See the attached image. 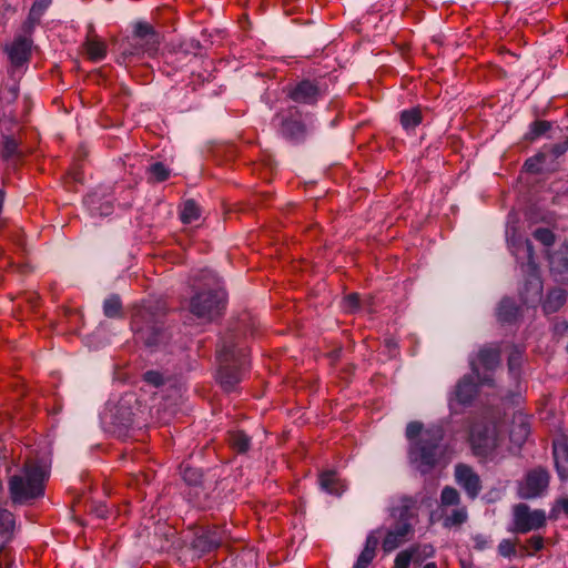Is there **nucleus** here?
Here are the masks:
<instances>
[{
	"label": "nucleus",
	"instance_id": "f257e3e1",
	"mask_svg": "<svg viewBox=\"0 0 568 568\" xmlns=\"http://www.w3.org/2000/svg\"><path fill=\"white\" fill-rule=\"evenodd\" d=\"M44 471L34 460H27L22 469L8 481L10 499L13 505L29 504L44 493Z\"/></svg>",
	"mask_w": 568,
	"mask_h": 568
},
{
	"label": "nucleus",
	"instance_id": "f03ea898",
	"mask_svg": "<svg viewBox=\"0 0 568 568\" xmlns=\"http://www.w3.org/2000/svg\"><path fill=\"white\" fill-rule=\"evenodd\" d=\"M506 423L495 415L475 420L469 430V444L476 456L488 457L505 442Z\"/></svg>",
	"mask_w": 568,
	"mask_h": 568
},
{
	"label": "nucleus",
	"instance_id": "7ed1b4c3",
	"mask_svg": "<svg viewBox=\"0 0 568 568\" xmlns=\"http://www.w3.org/2000/svg\"><path fill=\"white\" fill-rule=\"evenodd\" d=\"M500 364V351L497 346H484L471 361V374L458 383L457 390H471L478 387H495L494 371Z\"/></svg>",
	"mask_w": 568,
	"mask_h": 568
},
{
	"label": "nucleus",
	"instance_id": "20e7f679",
	"mask_svg": "<svg viewBox=\"0 0 568 568\" xmlns=\"http://www.w3.org/2000/svg\"><path fill=\"white\" fill-rule=\"evenodd\" d=\"M202 278L205 280L206 286L213 283L214 287L195 294L190 302V311L199 318L212 321L224 310L226 295L215 283V276L211 272H204Z\"/></svg>",
	"mask_w": 568,
	"mask_h": 568
},
{
	"label": "nucleus",
	"instance_id": "39448f33",
	"mask_svg": "<svg viewBox=\"0 0 568 568\" xmlns=\"http://www.w3.org/2000/svg\"><path fill=\"white\" fill-rule=\"evenodd\" d=\"M443 439V427L433 426L423 434L422 439L412 448V458L422 474H427L439 462L444 454L440 446Z\"/></svg>",
	"mask_w": 568,
	"mask_h": 568
},
{
	"label": "nucleus",
	"instance_id": "423d86ee",
	"mask_svg": "<svg viewBox=\"0 0 568 568\" xmlns=\"http://www.w3.org/2000/svg\"><path fill=\"white\" fill-rule=\"evenodd\" d=\"M217 358L220 368L216 374V379L220 386H235L241 381L248 363L245 349L222 347L217 351Z\"/></svg>",
	"mask_w": 568,
	"mask_h": 568
},
{
	"label": "nucleus",
	"instance_id": "0eeeda50",
	"mask_svg": "<svg viewBox=\"0 0 568 568\" xmlns=\"http://www.w3.org/2000/svg\"><path fill=\"white\" fill-rule=\"evenodd\" d=\"M550 474L544 467H536L527 471L518 486V495L524 499H532L544 495L549 486Z\"/></svg>",
	"mask_w": 568,
	"mask_h": 568
},
{
	"label": "nucleus",
	"instance_id": "6e6552de",
	"mask_svg": "<svg viewBox=\"0 0 568 568\" xmlns=\"http://www.w3.org/2000/svg\"><path fill=\"white\" fill-rule=\"evenodd\" d=\"M546 514L541 509H530L526 504H518L514 507V528L517 534H527L537 530L546 525Z\"/></svg>",
	"mask_w": 568,
	"mask_h": 568
},
{
	"label": "nucleus",
	"instance_id": "1a4fd4ad",
	"mask_svg": "<svg viewBox=\"0 0 568 568\" xmlns=\"http://www.w3.org/2000/svg\"><path fill=\"white\" fill-rule=\"evenodd\" d=\"M17 529L16 516L6 508H0V568H9L11 559L9 558L8 544L14 537Z\"/></svg>",
	"mask_w": 568,
	"mask_h": 568
},
{
	"label": "nucleus",
	"instance_id": "9d476101",
	"mask_svg": "<svg viewBox=\"0 0 568 568\" xmlns=\"http://www.w3.org/2000/svg\"><path fill=\"white\" fill-rule=\"evenodd\" d=\"M455 480L470 499H475L481 490L480 477L466 464H457L455 466Z\"/></svg>",
	"mask_w": 568,
	"mask_h": 568
},
{
	"label": "nucleus",
	"instance_id": "9b49d317",
	"mask_svg": "<svg viewBox=\"0 0 568 568\" xmlns=\"http://www.w3.org/2000/svg\"><path fill=\"white\" fill-rule=\"evenodd\" d=\"M435 549L432 545L416 546L397 554L393 568H409L410 562L422 564L425 558L432 557Z\"/></svg>",
	"mask_w": 568,
	"mask_h": 568
},
{
	"label": "nucleus",
	"instance_id": "f8f14e48",
	"mask_svg": "<svg viewBox=\"0 0 568 568\" xmlns=\"http://www.w3.org/2000/svg\"><path fill=\"white\" fill-rule=\"evenodd\" d=\"M413 532L410 523H396L394 528L389 529L383 540V549L385 552H390L404 544L408 536Z\"/></svg>",
	"mask_w": 568,
	"mask_h": 568
},
{
	"label": "nucleus",
	"instance_id": "ddd939ff",
	"mask_svg": "<svg viewBox=\"0 0 568 568\" xmlns=\"http://www.w3.org/2000/svg\"><path fill=\"white\" fill-rule=\"evenodd\" d=\"M320 97L318 87L308 80L301 81L290 91V98L297 103L313 104Z\"/></svg>",
	"mask_w": 568,
	"mask_h": 568
},
{
	"label": "nucleus",
	"instance_id": "4468645a",
	"mask_svg": "<svg viewBox=\"0 0 568 568\" xmlns=\"http://www.w3.org/2000/svg\"><path fill=\"white\" fill-rule=\"evenodd\" d=\"M318 484L324 491L335 496H341L346 489V485L334 470L322 471L318 475Z\"/></svg>",
	"mask_w": 568,
	"mask_h": 568
},
{
	"label": "nucleus",
	"instance_id": "2eb2a0df",
	"mask_svg": "<svg viewBox=\"0 0 568 568\" xmlns=\"http://www.w3.org/2000/svg\"><path fill=\"white\" fill-rule=\"evenodd\" d=\"M83 48L88 58L93 62L101 61L106 55L105 42L102 41L92 29L88 32Z\"/></svg>",
	"mask_w": 568,
	"mask_h": 568
},
{
	"label": "nucleus",
	"instance_id": "dca6fc26",
	"mask_svg": "<svg viewBox=\"0 0 568 568\" xmlns=\"http://www.w3.org/2000/svg\"><path fill=\"white\" fill-rule=\"evenodd\" d=\"M530 433L529 423L523 414L515 415L509 429V440L517 447H520Z\"/></svg>",
	"mask_w": 568,
	"mask_h": 568
},
{
	"label": "nucleus",
	"instance_id": "f3484780",
	"mask_svg": "<svg viewBox=\"0 0 568 568\" xmlns=\"http://www.w3.org/2000/svg\"><path fill=\"white\" fill-rule=\"evenodd\" d=\"M31 51V40L24 37L14 39L8 49L9 58L14 65H21L28 61Z\"/></svg>",
	"mask_w": 568,
	"mask_h": 568
},
{
	"label": "nucleus",
	"instance_id": "a211bd4d",
	"mask_svg": "<svg viewBox=\"0 0 568 568\" xmlns=\"http://www.w3.org/2000/svg\"><path fill=\"white\" fill-rule=\"evenodd\" d=\"M552 454L557 474L561 480L568 479V443L557 440L552 443Z\"/></svg>",
	"mask_w": 568,
	"mask_h": 568
},
{
	"label": "nucleus",
	"instance_id": "6ab92c4d",
	"mask_svg": "<svg viewBox=\"0 0 568 568\" xmlns=\"http://www.w3.org/2000/svg\"><path fill=\"white\" fill-rule=\"evenodd\" d=\"M438 520H442L445 528L460 527L468 520L467 507H455L452 510L445 508L444 511H438Z\"/></svg>",
	"mask_w": 568,
	"mask_h": 568
},
{
	"label": "nucleus",
	"instance_id": "aec40b11",
	"mask_svg": "<svg viewBox=\"0 0 568 568\" xmlns=\"http://www.w3.org/2000/svg\"><path fill=\"white\" fill-rule=\"evenodd\" d=\"M134 36L140 40H145V50L155 51L160 43V37L151 24L146 22H138L134 27Z\"/></svg>",
	"mask_w": 568,
	"mask_h": 568
},
{
	"label": "nucleus",
	"instance_id": "412c9836",
	"mask_svg": "<svg viewBox=\"0 0 568 568\" xmlns=\"http://www.w3.org/2000/svg\"><path fill=\"white\" fill-rule=\"evenodd\" d=\"M224 541L222 531L214 529L203 532L196 539V546L201 547L205 551H210L214 548L220 547Z\"/></svg>",
	"mask_w": 568,
	"mask_h": 568
},
{
	"label": "nucleus",
	"instance_id": "4be33fe9",
	"mask_svg": "<svg viewBox=\"0 0 568 568\" xmlns=\"http://www.w3.org/2000/svg\"><path fill=\"white\" fill-rule=\"evenodd\" d=\"M567 294L561 288L550 291L544 302L542 308L546 314L556 313L566 303Z\"/></svg>",
	"mask_w": 568,
	"mask_h": 568
},
{
	"label": "nucleus",
	"instance_id": "5701e85b",
	"mask_svg": "<svg viewBox=\"0 0 568 568\" xmlns=\"http://www.w3.org/2000/svg\"><path fill=\"white\" fill-rule=\"evenodd\" d=\"M143 318H144V313L143 312L135 313L134 316H133V322H132L133 328L142 335V338H144L145 343L149 346L156 345L159 343V339L156 337L158 332L155 334H151L152 331L155 329L153 326H150V325L143 326V325H141V321Z\"/></svg>",
	"mask_w": 568,
	"mask_h": 568
},
{
	"label": "nucleus",
	"instance_id": "b1692460",
	"mask_svg": "<svg viewBox=\"0 0 568 568\" xmlns=\"http://www.w3.org/2000/svg\"><path fill=\"white\" fill-rule=\"evenodd\" d=\"M460 495L458 490L452 486H445L440 493V499L438 505V511H444L445 508L460 507Z\"/></svg>",
	"mask_w": 568,
	"mask_h": 568
},
{
	"label": "nucleus",
	"instance_id": "393cba45",
	"mask_svg": "<svg viewBox=\"0 0 568 568\" xmlns=\"http://www.w3.org/2000/svg\"><path fill=\"white\" fill-rule=\"evenodd\" d=\"M414 500L405 497L400 500V505L392 509V516L396 519V523H410L413 517Z\"/></svg>",
	"mask_w": 568,
	"mask_h": 568
},
{
	"label": "nucleus",
	"instance_id": "a878e982",
	"mask_svg": "<svg viewBox=\"0 0 568 568\" xmlns=\"http://www.w3.org/2000/svg\"><path fill=\"white\" fill-rule=\"evenodd\" d=\"M229 444L237 453H246L251 446V438L242 430L229 433Z\"/></svg>",
	"mask_w": 568,
	"mask_h": 568
},
{
	"label": "nucleus",
	"instance_id": "bb28decb",
	"mask_svg": "<svg viewBox=\"0 0 568 568\" xmlns=\"http://www.w3.org/2000/svg\"><path fill=\"white\" fill-rule=\"evenodd\" d=\"M422 111L418 108L404 110L400 113V124L406 130H414L422 122Z\"/></svg>",
	"mask_w": 568,
	"mask_h": 568
},
{
	"label": "nucleus",
	"instance_id": "cd10ccee",
	"mask_svg": "<svg viewBox=\"0 0 568 568\" xmlns=\"http://www.w3.org/2000/svg\"><path fill=\"white\" fill-rule=\"evenodd\" d=\"M518 308L514 301L510 298H504L498 307V318L501 322H511L517 317Z\"/></svg>",
	"mask_w": 568,
	"mask_h": 568
},
{
	"label": "nucleus",
	"instance_id": "c85d7f7f",
	"mask_svg": "<svg viewBox=\"0 0 568 568\" xmlns=\"http://www.w3.org/2000/svg\"><path fill=\"white\" fill-rule=\"evenodd\" d=\"M200 217V209L195 201L187 200L184 202L181 211V220L183 223L189 224L196 221Z\"/></svg>",
	"mask_w": 568,
	"mask_h": 568
},
{
	"label": "nucleus",
	"instance_id": "c756f323",
	"mask_svg": "<svg viewBox=\"0 0 568 568\" xmlns=\"http://www.w3.org/2000/svg\"><path fill=\"white\" fill-rule=\"evenodd\" d=\"M21 154L18 141L12 138H6L2 149L3 159L14 161L20 159Z\"/></svg>",
	"mask_w": 568,
	"mask_h": 568
},
{
	"label": "nucleus",
	"instance_id": "7c9ffc66",
	"mask_svg": "<svg viewBox=\"0 0 568 568\" xmlns=\"http://www.w3.org/2000/svg\"><path fill=\"white\" fill-rule=\"evenodd\" d=\"M551 271L559 282L568 284V258L552 260Z\"/></svg>",
	"mask_w": 568,
	"mask_h": 568
},
{
	"label": "nucleus",
	"instance_id": "2f4dec72",
	"mask_svg": "<svg viewBox=\"0 0 568 568\" xmlns=\"http://www.w3.org/2000/svg\"><path fill=\"white\" fill-rule=\"evenodd\" d=\"M143 381L150 386L154 388H159L162 386L168 385L166 381L169 378H165L160 372L158 371H148L143 374Z\"/></svg>",
	"mask_w": 568,
	"mask_h": 568
},
{
	"label": "nucleus",
	"instance_id": "473e14b6",
	"mask_svg": "<svg viewBox=\"0 0 568 568\" xmlns=\"http://www.w3.org/2000/svg\"><path fill=\"white\" fill-rule=\"evenodd\" d=\"M104 315L108 317H116L121 314V301L118 296H111L104 301Z\"/></svg>",
	"mask_w": 568,
	"mask_h": 568
},
{
	"label": "nucleus",
	"instance_id": "72a5a7b5",
	"mask_svg": "<svg viewBox=\"0 0 568 568\" xmlns=\"http://www.w3.org/2000/svg\"><path fill=\"white\" fill-rule=\"evenodd\" d=\"M544 538L541 536H532L527 541L526 545L523 546L521 556H532L535 552L541 550L544 548Z\"/></svg>",
	"mask_w": 568,
	"mask_h": 568
},
{
	"label": "nucleus",
	"instance_id": "f704fd0d",
	"mask_svg": "<svg viewBox=\"0 0 568 568\" xmlns=\"http://www.w3.org/2000/svg\"><path fill=\"white\" fill-rule=\"evenodd\" d=\"M528 284L531 290V297L528 296V294H525V295H523V300L525 301V303L538 301L540 298V294H541V282L539 281V278L537 276H534L528 282Z\"/></svg>",
	"mask_w": 568,
	"mask_h": 568
},
{
	"label": "nucleus",
	"instance_id": "c9c22d12",
	"mask_svg": "<svg viewBox=\"0 0 568 568\" xmlns=\"http://www.w3.org/2000/svg\"><path fill=\"white\" fill-rule=\"evenodd\" d=\"M151 176L156 182H163L170 176V171L166 169V166L160 162L154 163L150 168Z\"/></svg>",
	"mask_w": 568,
	"mask_h": 568
},
{
	"label": "nucleus",
	"instance_id": "e433bc0d",
	"mask_svg": "<svg viewBox=\"0 0 568 568\" xmlns=\"http://www.w3.org/2000/svg\"><path fill=\"white\" fill-rule=\"evenodd\" d=\"M534 237L546 246H550L555 242V235L549 229L540 227L534 232Z\"/></svg>",
	"mask_w": 568,
	"mask_h": 568
},
{
	"label": "nucleus",
	"instance_id": "4c0bfd02",
	"mask_svg": "<svg viewBox=\"0 0 568 568\" xmlns=\"http://www.w3.org/2000/svg\"><path fill=\"white\" fill-rule=\"evenodd\" d=\"M498 554L503 557L509 558L516 555V541L510 539H503L498 545Z\"/></svg>",
	"mask_w": 568,
	"mask_h": 568
},
{
	"label": "nucleus",
	"instance_id": "58836bf2",
	"mask_svg": "<svg viewBox=\"0 0 568 568\" xmlns=\"http://www.w3.org/2000/svg\"><path fill=\"white\" fill-rule=\"evenodd\" d=\"M473 547L478 551L486 550L491 545V538L485 534H476L471 537Z\"/></svg>",
	"mask_w": 568,
	"mask_h": 568
},
{
	"label": "nucleus",
	"instance_id": "ea45409f",
	"mask_svg": "<svg viewBox=\"0 0 568 568\" xmlns=\"http://www.w3.org/2000/svg\"><path fill=\"white\" fill-rule=\"evenodd\" d=\"M51 0H36L30 10V18L32 20H38L44 12V10L50 6Z\"/></svg>",
	"mask_w": 568,
	"mask_h": 568
},
{
	"label": "nucleus",
	"instance_id": "a19ab883",
	"mask_svg": "<svg viewBox=\"0 0 568 568\" xmlns=\"http://www.w3.org/2000/svg\"><path fill=\"white\" fill-rule=\"evenodd\" d=\"M183 479L190 485H196L201 481L202 475L194 468L184 467L182 470Z\"/></svg>",
	"mask_w": 568,
	"mask_h": 568
},
{
	"label": "nucleus",
	"instance_id": "79ce46f5",
	"mask_svg": "<svg viewBox=\"0 0 568 568\" xmlns=\"http://www.w3.org/2000/svg\"><path fill=\"white\" fill-rule=\"evenodd\" d=\"M550 129V123L547 121H535L531 124L530 135L531 139L538 138Z\"/></svg>",
	"mask_w": 568,
	"mask_h": 568
},
{
	"label": "nucleus",
	"instance_id": "37998d69",
	"mask_svg": "<svg viewBox=\"0 0 568 568\" xmlns=\"http://www.w3.org/2000/svg\"><path fill=\"white\" fill-rule=\"evenodd\" d=\"M375 556L376 554L363 549L353 568H367Z\"/></svg>",
	"mask_w": 568,
	"mask_h": 568
},
{
	"label": "nucleus",
	"instance_id": "c03bdc74",
	"mask_svg": "<svg viewBox=\"0 0 568 568\" xmlns=\"http://www.w3.org/2000/svg\"><path fill=\"white\" fill-rule=\"evenodd\" d=\"M358 302L359 298L357 294H349L343 300V308L348 313H353L357 310Z\"/></svg>",
	"mask_w": 568,
	"mask_h": 568
},
{
	"label": "nucleus",
	"instance_id": "a18cd8bd",
	"mask_svg": "<svg viewBox=\"0 0 568 568\" xmlns=\"http://www.w3.org/2000/svg\"><path fill=\"white\" fill-rule=\"evenodd\" d=\"M377 530L375 531H372L367 538H366V542H365V546H364V550H368L373 554H376V549L378 547V544H379V537L377 535Z\"/></svg>",
	"mask_w": 568,
	"mask_h": 568
},
{
	"label": "nucleus",
	"instance_id": "49530a36",
	"mask_svg": "<svg viewBox=\"0 0 568 568\" xmlns=\"http://www.w3.org/2000/svg\"><path fill=\"white\" fill-rule=\"evenodd\" d=\"M523 354L520 351L515 349L511 352L508 358V367L510 373H515V371L519 367L521 364Z\"/></svg>",
	"mask_w": 568,
	"mask_h": 568
},
{
	"label": "nucleus",
	"instance_id": "de8ad7c7",
	"mask_svg": "<svg viewBox=\"0 0 568 568\" xmlns=\"http://www.w3.org/2000/svg\"><path fill=\"white\" fill-rule=\"evenodd\" d=\"M423 430V425L419 422H410L406 427V437L415 439Z\"/></svg>",
	"mask_w": 568,
	"mask_h": 568
},
{
	"label": "nucleus",
	"instance_id": "09e8293b",
	"mask_svg": "<svg viewBox=\"0 0 568 568\" xmlns=\"http://www.w3.org/2000/svg\"><path fill=\"white\" fill-rule=\"evenodd\" d=\"M546 156H547V153H546V151H544V152L539 153L538 155H536L535 159L527 160L525 163V166L530 172H537V171H539V168L535 165V161L544 162Z\"/></svg>",
	"mask_w": 568,
	"mask_h": 568
},
{
	"label": "nucleus",
	"instance_id": "8fccbe9b",
	"mask_svg": "<svg viewBox=\"0 0 568 568\" xmlns=\"http://www.w3.org/2000/svg\"><path fill=\"white\" fill-rule=\"evenodd\" d=\"M470 398H471V393H466V392L455 393L454 398L450 399V405L454 406L455 403L466 404L470 400Z\"/></svg>",
	"mask_w": 568,
	"mask_h": 568
},
{
	"label": "nucleus",
	"instance_id": "3c124183",
	"mask_svg": "<svg viewBox=\"0 0 568 568\" xmlns=\"http://www.w3.org/2000/svg\"><path fill=\"white\" fill-rule=\"evenodd\" d=\"M550 151L551 153L555 155V156H559L560 154H562L565 151H566V148H562L561 145L559 144H555V145H551L550 146Z\"/></svg>",
	"mask_w": 568,
	"mask_h": 568
},
{
	"label": "nucleus",
	"instance_id": "603ef678",
	"mask_svg": "<svg viewBox=\"0 0 568 568\" xmlns=\"http://www.w3.org/2000/svg\"><path fill=\"white\" fill-rule=\"evenodd\" d=\"M557 505L568 517V498H562V499L558 500Z\"/></svg>",
	"mask_w": 568,
	"mask_h": 568
},
{
	"label": "nucleus",
	"instance_id": "864d4df0",
	"mask_svg": "<svg viewBox=\"0 0 568 568\" xmlns=\"http://www.w3.org/2000/svg\"><path fill=\"white\" fill-rule=\"evenodd\" d=\"M294 128L296 129L292 134H303L304 126L301 123H294Z\"/></svg>",
	"mask_w": 568,
	"mask_h": 568
},
{
	"label": "nucleus",
	"instance_id": "5fc2aeb1",
	"mask_svg": "<svg viewBox=\"0 0 568 568\" xmlns=\"http://www.w3.org/2000/svg\"><path fill=\"white\" fill-rule=\"evenodd\" d=\"M423 568H437V565L436 562H427L426 565L423 566Z\"/></svg>",
	"mask_w": 568,
	"mask_h": 568
},
{
	"label": "nucleus",
	"instance_id": "6e6d98bb",
	"mask_svg": "<svg viewBox=\"0 0 568 568\" xmlns=\"http://www.w3.org/2000/svg\"><path fill=\"white\" fill-rule=\"evenodd\" d=\"M527 250H528V253L530 255L531 252H532V246H531V244L529 242H527Z\"/></svg>",
	"mask_w": 568,
	"mask_h": 568
},
{
	"label": "nucleus",
	"instance_id": "4d7b16f0",
	"mask_svg": "<svg viewBox=\"0 0 568 568\" xmlns=\"http://www.w3.org/2000/svg\"><path fill=\"white\" fill-rule=\"evenodd\" d=\"M131 422H132V418L129 416V417L125 419L124 425H130V424H131Z\"/></svg>",
	"mask_w": 568,
	"mask_h": 568
},
{
	"label": "nucleus",
	"instance_id": "13d9d810",
	"mask_svg": "<svg viewBox=\"0 0 568 568\" xmlns=\"http://www.w3.org/2000/svg\"><path fill=\"white\" fill-rule=\"evenodd\" d=\"M564 327L567 328L568 324L566 322L562 323Z\"/></svg>",
	"mask_w": 568,
	"mask_h": 568
}]
</instances>
